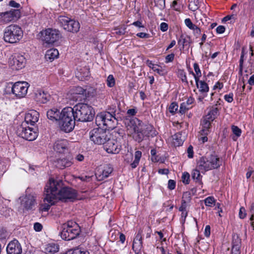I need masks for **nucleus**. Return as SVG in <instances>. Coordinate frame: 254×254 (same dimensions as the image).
Here are the masks:
<instances>
[{
  "mask_svg": "<svg viewBox=\"0 0 254 254\" xmlns=\"http://www.w3.org/2000/svg\"><path fill=\"white\" fill-rule=\"evenodd\" d=\"M44 194V201L51 205H54L58 200L63 202H73L77 199V192L68 187H64L61 180L50 179L46 184Z\"/></svg>",
  "mask_w": 254,
  "mask_h": 254,
  "instance_id": "1",
  "label": "nucleus"
},
{
  "mask_svg": "<svg viewBox=\"0 0 254 254\" xmlns=\"http://www.w3.org/2000/svg\"><path fill=\"white\" fill-rule=\"evenodd\" d=\"M126 124L127 127L133 129V138L138 143L142 142L146 138L153 137L156 135V131L153 126L144 124L136 118L126 119Z\"/></svg>",
  "mask_w": 254,
  "mask_h": 254,
  "instance_id": "2",
  "label": "nucleus"
},
{
  "mask_svg": "<svg viewBox=\"0 0 254 254\" xmlns=\"http://www.w3.org/2000/svg\"><path fill=\"white\" fill-rule=\"evenodd\" d=\"M72 109L77 122H90L94 118V110L91 106L87 104L79 103Z\"/></svg>",
  "mask_w": 254,
  "mask_h": 254,
  "instance_id": "3",
  "label": "nucleus"
},
{
  "mask_svg": "<svg viewBox=\"0 0 254 254\" xmlns=\"http://www.w3.org/2000/svg\"><path fill=\"white\" fill-rule=\"evenodd\" d=\"M80 233L78 224L75 221L69 220L62 225L60 235L63 240L70 241L76 238Z\"/></svg>",
  "mask_w": 254,
  "mask_h": 254,
  "instance_id": "4",
  "label": "nucleus"
},
{
  "mask_svg": "<svg viewBox=\"0 0 254 254\" xmlns=\"http://www.w3.org/2000/svg\"><path fill=\"white\" fill-rule=\"evenodd\" d=\"M23 34L21 27L17 25H10L5 29L3 39L6 42L16 43L22 38Z\"/></svg>",
  "mask_w": 254,
  "mask_h": 254,
  "instance_id": "5",
  "label": "nucleus"
},
{
  "mask_svg": "<svg viewBox=\"0 0 254 254\" xmlns=\"http://www.w3.org/2000/svg\"><path fill=\"white\" fill-rule=\"evenodd\" d=\"M118 117H115L103 112L98 114L95 118V123L100 127L105 129H112L116 127Z\"/></svg>",
  "mask_w": 254,
  "mask_h": 254,
  "instance_id": "6",
  "label": "nucleus"
},
{
  "mask_svg": "<svg viewBox=\"0 0 254 254\" xmlns=\"http://www.w3.org/2000/svg\"><path fill=\"white\" fill-rule=\"evenodd\" d=\"M106 129L100 127L93 128L89 133L90 139L95 144L104 145L109 137H112V135Z\"/></svg>",
  "mask_w": 254,
  "mask_h": 254,
  "instance_id": "7",
  "label": "nucleus"
},
{
  "mask_svg": "<svg viewBox=\"0 0 254 254\" xmlns=\"http://www.w3.org/2000/svg\"><path fill=\"white\" fill-rule=\"evenodd\" d=\"M41 34L42 40L48 44H53L62 38L60 31L56 29H46L41 32Z\"/></svg>",
  "mask_w": 254,
  "mask_h": 254,
  "instance_id": "8",
  "label": "nucleus"
},
{
  "mask_svg": "<svg viewBox=\"0 0 254 254\" xmlns=\"http://www.w3.org/2000/svg\"><path fill=\"white\" fill-rule=\"evenodd\" d=\"M18 136L28 141H33L38 136V133L34 130V128L27 127L24 124H22L16 131Z\"/></svg>",
  "mask_w": 254,
  "mask_h": 254,
  "instance_id": "9",
  "label": "nucleus"
},
{
  "mask_svg": "<svg viewBox=\"0 0 254 254\" xmlns=\"http://www.w3.org/2000/svg\"><path fill=\"white\" fill-rule=\"evenodd\" d=\"M28 88V83L27 82L18 81L12 85L11 92L17 98H23L26 95Z\"/></svg>",
  "mask_w": 254,
  "mask_h": 254,
  "instance_id": "10",
  "label": "nucleus"
},
{
  "mask_svg": "<svg viewBox=\"0 0 254 254\" xmlns=\"http://www.w3.org/2000/svg\"><path fill=\"white\" fill-rule=\"evenodd\" d=\"M103 147L104 150L109 153L118 154L121 150L122 145L117 139L109 137V139L106 142Z\"/></svg>",
  "mask_w": 254,
  "mask_h": 254,
  "instance_id": "11",
  "label": "nucleus"
},
{
  "mask_svg": "<svg viewBox=\"0 0 254 254\" xmlns=\"http://www.w3.org/2000/svg\"><path fill=\"white\" fill-rule=\"evenodd\" d=\"M64 17L66 18L61 20V23L64 29L73 33L77 32L80 28L79 22L69 18V17Z\"/></svg>",
  "mask_w": 254,
  "mask_h": 254,
  "instance_id": "12",
  "label": "nucleus"
},
{
  "mask_svg": "<svg viewBox=\"0 0 254 254\" xmlns=\"http://www.w3.org/2000/svg\"><path fill=\"white\" fill-rule=\"evenodd\" d=\"M26 63L24 56L15 54L12 56V59H10L9 63L12 69L19 70L25 66Z\"/></svg>",
  "mask_w": 254,
  "mask_h": 254,
  "instance_id": "13",
  "label": "nucleus"
},
{
  "mask_svg": "<svg viewBox=\"0 0 254 254\" xmlns=\"http://www.w3.org/2000/svg\"><path fill=\"white\" fill-rule=\"evenodd\" d=\"M6 252L7 254H21L22 249L21 244L15 239L10 241L7 246Z\"/></svg>",
  "mask_w": 254,
  "mask_h": 254,
  "instance_id": "14",
  "label": "nucleus"
},
{
  "mask_svg": "<svg viewBox=\"0 0 254 254\" xmlns=\"http://www.w3.org/2000/svg\"><path fill=\"white\" fill-rule=\"evenodd\" d=\"M35 204V197L31 194H26L21 201V205L26 210L32 209Z\"/></svg>",
  "mask_w": 254,
  "mask_h": 254,
  "instance_id": "15",
  "label": "nucleus"
},
{
  "mask_svg": "<svg viewBox=\"0 0 254 254\" xmlns=\"http://www.w3.org/2000/svg\"><path fill=\"white\" fill-rule=\"evenodd\" d=\"M50 99V95L41 89L36 90L35 93V99L40 103H46Z\"/></svg>",
  "mask_w": 254,
  "mask_h": 254,
  "instance_id": "16",
  "label": "nucleus"
},
{
  "mask_svg": "<svg viewBox=\"0 0 254 254\" xmlns=\"http://www.w3.org/2000/svg\"><path fill=\"white\" fill-rule=\"evenodd\" d=\"M39 120V113L35 111H32L30 113L26 114L25 116V123L26 125L30 124L33 126Z\"/></svg>",
  "mask_w": 254,
  "mask_h": 254,
  "instance_id": "17",
  "label": "nucleus"
},
{
  "mask_svg": "<svg viewBox=\"0 0 254 254\" xmlns=\"http://www.w3.org/2000/svg\"><path fill=\"white\" fill-rule=\"evenodd\" d=\"M60 126L61 130L65 132H69L72 131L75 126V122L74 120L70 119V120L65 122V121L60 120Z\"/></svg>",
  "mask_w": 254,
  "mask_h": 254,
  "instance_id": "18",
  "label": "nucleus"
},
{
  "mask_svg": "<svg viewBox=\"0 0 254 254\" xmlns=\"http://www.w3.org/2000/svg\"><path fill=\"white\" fill-rule=\"evenodd\" d=\"M70 119L74 120L75 122L76 121L72 107H68L64 108L62 111L60 120L67 121L70 120Z\"/></svg>",
  "mask_w": 254,
  "mask_h": 254,
  "instance_id": "19",
  "label": "nucleus"
},
{
  "mask_svg": "<svg viewBox=\"0 0 254 254\" xmlns=\"http://www.w3.org/2000/svg\"><path fill=\"white\" fill-rule=\"evenodd\" d=\"M209 160L210 164V169H217L221 165V162L219 157L217 156L215 152H212L211 153L208 155Z\"/></svg>",
  "mask_w": 254,
  "mask_h": 254,
  "instance_id": "20",
  "label": "nucleus"
},
{
  "mask_svg": "<svg viewBox=\"0 0 254 254\" xmlns=\"http://www.w3.org/2000/svg\"><path fill=\"white\" fill-rule=\"evenodd\" d=\"M72 164L71 159L69 158H59L54 161L55 166L60 169L70 167Z\"/></svg>",
  "mask_w": 254,
  "mask_h": 254,
  "instance_id": "21",
  "label": "nucleus"
},
{
  "mask_svg": "<svg viewBox=\"0 0 254 254\" xmlns=\"http://www.w3.org/2000/svg\"><path fill=\"white\" fill-rule=\"evenodd\" d=\"M67 141L65 139L57 140L53 146V148L56 152L62 153L67 149Z\"/></svg>",
  "mask_w": 254,
  "mask_h": 254,
  "instance_id": "22",
  "label": "nucleus"
},
{
  "mask_svg": "<svg viewBox=\"0 0 254 254\" xmlns=\"http://www.w3.org/2000/svg\"><path fill=\"white\" fill-rule=\"evenodd\" d=\"M212 121L204 117L201 123L202 129L200 131L201 135H207L210 132V127Z\"/></svg>",
  "mask_w": 254,
  "mask_h": 254,
  "instance_id": "23",
  "label": "nucleus"
},
{
  "mask_svg": "<svg viewBox=\"0 0 254 254\" xmlns=\"http://www.w3.org/2000/svg\"><path fill=\"white\" fill-rule=\"evenodd\" d=\"M62 112L56 108H53L47 112V118L52 121H59L61 118Z\"/></svg>",
  "mask_w": 254,
  "mask_h": 254,
  "instance_id": "24",
  "label": "nucleus"
},
{
  "mask_svg": "<svg viewBox=\"0 0 254 254\" xmlns=\"http://www.w3.org/2000/svg\"><path fill=\"white\" fill-rule=\"evenodd\" d=\"M196 86L201 94H207L209 91V86L204 80H200L199 79H196L195 80Z\"/></svg>",
  "mask_w": 254,
  "mask_h": 254,
  "instance_id": "25",
  "label": "nucleus"
},
{
  "mask_svg": "<svg viewBox=\"0 0 254 254\" xmlns=\"http://www.w3.org/2000/svg\"><path fill=\"white\" fill-rule=\"evenodd\" d=\"M90 75L89 69L84 66L80 68H77V72L76 73V76L80 80H83L86 77H89Z\"/></svg>",
  "mask_w": 254,
  "mask_h": 254,
  "instance_id": "26",
  "label": "nucleus"
},
{
  "mask_svg": "<svg viewBox=\"0 0 254 254\" xmlns=\"http://www.w3.org/2000/svg\"><path fill=\"white\" fill-rule=\"evenodd\" d=\"M197 168L201 171L202 173L211 170L210 166L207 164L205 161V157H201L197 162Z\"/></svg>",
  "mask_w": 254,
  "mask_h": 254,
  "instance_id": "27",
  "label": "nucleus"
},
{
  "mask_svg": "<svg viewBox=\"0 0 254 254\" xmlns=\"http://www.w3.org/2000/svg\"><path fill=\"white\" fill-rule=\"evenodd\" d=\"M219 115V109L217 107L212 106L210 107L209 112L205 117L207 119L213 121Z\"/></svg>",
  "mask_w": 254,
  "mask_h": 254,
  "instance_id": "28",
  "label": "nucleus"
},
{
  "mask_svg": "<svg viewBox=\"0 0 254 254\" xmlns=\"http://www.w3.org/2000/svg\"><path fill=\"white\" fill-rule=\"evenodd\" d=\"M59 248L57 244L51 243L45 245L43 252L47 254H53L59 251Z\"/></svg>",
  "mask_w": 254,
  "mask_h": 254,
  "instance_id": "29",
  "label": "nucleus"
},
{
  "mask_svg": "<svg viewBox=\"0 0 254 254\" xmlns=\"http://www.w3.org/2000/svg\"><path fill=\"white\" fill-rule=\"evenodd\" d=\"M59 51L56 49H51L48 50L45 54V58L47 60L52 62L59 56Z\"/></svg>",
  "mask_w": 254,
  "mask_h": 254,
  "instance_id": "30",
  "label": "nucleus"
},
{
  "mask_svg": "<svg viewBox=\"0 0 254 254\" xmlns=\"http://www.w3.org/2000/svg\"><path fill=\"white\" fill-rule=\"evenodd\" d=\"M192 43V40L189 36H184L182 34L178 41L179 45H182V48L184 49L185 46L190 44Z\"/></svg>",
  "mask_w": 254,
  "mask_h": 254,
  "instance_id": "31",
  "label": "nucleus"
},
{
  "mask_svg": "<svg viewBox=\"0 0 254 254\" xmlns=\"http://www.w3.org/2000/svg\"><path fill=\"white\" fill-rule=\"evenodd\" d=\"M190 193L188 192H186L183 193V199L182 200L181 206L180 207V208L179 209V211H186V208H187V201L184 200V198H188V200H190Z\"/></svg>",
  "mask_w": 254,
  "mask_h": 254,
  "instance_id": "32",
  "label": "nucleus"
},
{
  "mask_svg": "<svg viewBox=\"0 0 254 254\" xmlns=\"http://www.w3.org/2000/svg\"><path fill=\"white\" fill-rule=\"evenodd\" d=\"M232 131L235 136L233 137L232 139L234 141H236L238 137H240L242 133L241 129L237 126L232 125L231 126Z\"/></svg>",
  "mask_w": 254,
  "mask_h": 254,
  "instance_id": "33",
  "label": "nucleus"
},
{
  "mask_svg": "<svg viewBox=\"0 0 254 254\" xmlns=\"http://www.w3.org/2000/svg\"><path fill=\"white\" fill-rule=\"evenodd\" d=\"M193 68L195 73H194L192 71L190 72V73L193 75L195 80H196V78L199 79V77L201 76V72L197 63H195L193 64Z\"/></svg>",
  "mask_w": 254,
  "mask_h": 254,
  "instance_id": "34",
  "label": "nucleus"
},
{
  "mask_svg": "<svg viewBox=\"0 0 254 254\" xmlns=\"http://www.w3.org/2000/svg\"><path fill=\"white\" fill-rule=\"evenodd\" d=\"M73 93L75 95L82 96L83 97H86V89L80 86L75 87Z\"/></svg>",
  "mask_w": 254,
  "mask_h": 254,
  "instance_id": "35",
  "label": "nucleus"
},
{
  "mask_svg": "<svg viewBox=\"0 0 254 254\" xmlns=\"http://www.w3.org/2000/svg\"><path fill=\"white\" fill-rule=\"evenodd\" d=\"M181 134L179 132L174 134L173 136V140L175 145L179 146L183 144L184 140L181 139Z\"/></svg>",
  "mask_w": 254,
  "mask_h": 254,
  "instance_id": "36",
  "label": "nucleus"
},
{
  "mask_svg": "<svg viewBox=\"0 0 254 254\" xmlns=\"http://www.w3.org/2000/svg\"><path fill=\"white\" fill-rule=\"evenodd\" d=\"M104 112L110 114V115H113L115 117H118L116 114L117 107L116 105H112L111 106H108L106 111H104Z\"/></svg>",
  "mask_w": 254,
  "mask_h": 254,
  "instance_id": "37",
  "label": "nucleus"
},
{
  "mask_svg": "<svg viewBox=\"0 0 254 254\" xmlns=\"http://www.w3.org/2000/svg\"><path fill=\"white\" fill-rule=\"evenodd\" d=\"M113 171V169L110 165H107L105 168L102 171L101 175L102 176V179L106 178L109 177Z\"/></svg>",
  "mask_w": 254,
  "mask_h": 254,
  "instance_id": "38",
  "label": "nucleus"
},
{
  "mask_svg": "<svg viewBox=\"0 0 254 254\" xmlns=\"http://www.w3.org/2000/svg\"><path fill=\"white\" fill-rule=\"evenodd\" d=\"M146 64L151 68H152L155 72H156L160 75L163 74V70L161 69L157 68L155 64H154L152 61L147 60L146 62Z\"/></svg>",
  "mask_w": 254,
  "mask_h": 254,
  "instance_id": "39",
  "label": "nucleus"
},
{
  "mask_svg": "<svg viewBox=\"0 0 254 254\" xmlns=\"http://www.w3.org/2000/svg\"><path fill=\"white\" fill-rule=\"evenodd\" d=\"M142 248V242L133 243L132 244V249L136 254L140 253Z\"/></svg>",
  "mask_w": 254,
  "mask_h": 254,
  "instance_id": "40",
  "label": "nucleus"
},
{
  "mask_svg": "<svg viewBox=\"0 0 254 254\" xmlns=\"http://www.w3.org/2000/svg\"><path fill=\"white\" fill-rule=\"evenodd\" d=\"M241 243V240L238 237V236H237L236 237H233L232 248H235L237 247H238V249H240Z\"/></svg>",
  "mask_w": 254,
  "mask_h": 254,
  "instance_id": "41",
  "label": "nucleus"
},
{
  "mask_svg": "<svg viewBox=\"0 0 254 254\" xmlns=\"http://www.w3.org/2000/svg\"><path fill=\"white\" fill-rule=\"evenodd\" d=\"M204 201L206 206L212 207L213 205H215V199L213 196H208L204 200Z\"/></svg>",
  "mask_w": 254,
  "mask_h": 254,
  "instance_id": "42",
  "label": "nucleus"
},
{
  "mask_svg": "<svg viewBox=\"0 0 254 254\" xmlns=\"http://www.w3.org/2000/svg\"><path fill=\"white\" fill-rule=\"evenodd\" d=\"M200 171L199 169H194L192 171L191 176L193 180H196L197 181H199L201 179V176L200 174Z\"/></svg>",
  "mask_w": 254,
  "mask_h": 254,
  "instance_id": "43",
  "label": "nucleus"
},
{
  "mask_svg": "<svg viewBox=\"0 0 254 254\" xmlns=\"http://www.w3.org/2000/svg\"><path fill=\"white\" fill-rule=\"evenodd\" d=\"M107 84L110 87H112L115 85V80L113 75H109L107 77Z\"/></svg>",
  "mask_w": 254,
  "mask_h": 254,
  "instance_id": "44",
  "label": "nucleus"
},
{
  "mask_svg": "<svg viewBox=\"0 0 254 254\" xmlns=\"http://www.w3.org/2000/svg\"><path fill=\"white\" fill-rule=\"evenodd\" d=\"M179 0H175L173 1L172 7L175 10L180 11L182 8V6L179 2Z\"/></svg>",
  "mask_w": 254,
  "mask_h": 254,
  "instance_id": "45",
  "label": "nucleus"
},
{
  "mask_svg": "<svg viewBox=\"0 0 254 254\" xmlns=\"http://www.w3.org/2000/svg\"><path fill=\"white\" fill-rule=\"evenodd\" d=\"M191 107H189L185 102H183L181 104L179 112L181 114H184L186 113V111L189 110Z\"/></svg>",
  "mask_w": 254,
  "mask_h": 254,
  "instance_id": "46",
  "label": "nucleus"
},
{
  "mask_svg": "<svg viewBox=\"0 0 254 254\" xmlns=\"http://www.w3.org/2000/svg\"><path fill=\"white\" fill-rule=\"evenodd\" d=\"M190 175L188 172H184L182 176V180L184 184H189L190 183Z\"/></svg>",
  "mask_w": 254,
  "mask_h": 254,
  "instance_id": "47",
  "label": "nucleus"
},
{
  "mask_svg": "<svg viewBox=\"0 0 254 254\" xmlns=\"http://www.w3.org/2000/svg\"><path fill=\"white\" fill-rule=\"evenodd\" d=\"M178 105L177 103L176 102H173L170 104L169 107V110L171 113L174 114L178 110Z\"/></svg>",
  "mask_w": 254,
  "mask_h": 254,
  "instance_id": "48",
  "label": "nucleus"
},
{
  "mask_svg": "<svg viewBox=\"0 0 254 254\" xmlns=\"http://www.w3.org/2000/svg\"><path fill=\"white\" fill-rule=\"evenodd\" d=\"M13 17H0V24H7L13 20Z\"/></svg>",
  "mask_w": 254,
  "mask_h": 254,
  "instance_id": "49",
  "label": "nucleus"
},
{
  "mask_svg": "<svg viewBox=\"0 0 254 254\" xmlns=\"http://www.w3.org/2000/svg\"><path fill=\"white\" fill-rule=\"evenodd\" d=\"M186 26L190 29H193L195 25L193 24L190 18H187L185 20Z\"/></svg>",
  "mask_w": 254,
  "mask_h": 254,
  "instance_id": "50",
  "label": "nucleus"
},
{
  "mask_svg": "<svg viewBox=\"0 0 254 254\" xmlns=\"http://www.w3.org/2000/svg\"><path fill=\"white\" fill-rule=\"evenodd\" d=\"M224 99L228 103H232L233 101V93H230L229 94L225 95Z\"/></svg>",
  "mask_w": 254,
  "mask_h": 254,
  "instance_id": "51",
  "label": "nucleus"
},
{
  "mask_svg": "<svg viewBox=\"0 0 254 254\" xmlns=\"http://www.w3.org/2000/svg\"><path fill=\"white\" fill-rule=\"evenodd\" d=\"M176 187V182L173 180H169L168 184V188L170 190L175 189Z\"/></svg>",
  "mask_w": 254,
  "mask_h": 254,
  "instance_id": "52",
  "label": "nucleus"
},
{
  "mask_svg": "<svg viewBox=\"0 0 254 254\" xmlns=\"http://www.w3.org/2000/svg\"><path fill=\"white\" fill-rule=\"evenodd\" d=\"M244 53L243 51L241 53L240 59L239 61V68L240 71H242L243 67V63H244Z\"/></svg>",
  "mask_w": 254,
  "mask_h": 254,
  "instance_id": "53",
  "label": "nucleus"
},
{
  "mask_svg": "<svg viewBox=\"0 0 254 254\" xmlns=\"http://www.w3.org/2000/svg\"><path fill=\"white\" fill-rule=\"evenodd\" d=\"M188 156L189 158H192L193 156V147L190 145L187 149Z\"/></svg>",
  "mask_w": 254,
  "mask_h": 254,
  "instance_id": "54",
  "label": "nucleus"
},
{
  "mask_svg": "<svg viewBox=\"0 0 254 254\" xmlns=\"http://www.w3.org/2000/svg\"><path fill=\"white\" fill-rule=\"evenodd\" d=\"M151 160L154 162H161L163 163L164 162V159H161V157H160L158 155H156V156L151 157Z\"/></svg>",
  "mask_w": 254,
  "mask_h": 254,
  "instance_id": "55",
  "label": "nucleus"
},
{
  "mask_svg": "<svg viewBox=\"0 0 254 254\" xmlns=\"http://www.w3.org/2000/svg\"><path fill=\"white\" fill-rule=\"evenodd\" d=\"M43 226L42 225L38 222H36L34 224V229L37 232H40L42 230Z\"/></svg>",
  "mask_w": 254,
  "mask_h": 254,
  "instance_id": "56",
  "label": "nucleus"
},
{
  "mask_svg": "<svg viewBox=\"0 0 254 254\" xmlns=\"http://www.w3.org/2000/svg\"><path fill=\"white\" fill-rule=\"evenodd\" d=\"M175 55L173 53L168 55L165 58V62L168 63L172 62L174 59Z\"/></svg>",
  "mask_w": 254,
  "mask_h": 254,
  "instance_id": "57",
  "label": "nucleus"
},
{
  "mask_svg": "<svg viewBox=\"0 0 254 254\" xmlns=\"http://www.w3.org/2000/svg\"><path fill=\"white\" fill-rule=\"evenodd\" d=\"M9 13L10 14V16H20V11L19 9H11L9 11Z\"/></svg>",
  "mask_w": 254,
  "mask_h": 254,
  "instance_id": "58",
  "label": "nucleus"
},
{
  "mask_svg": "<svg viewBox=\"0 0 254 254\" xmlns=\"http://www.w3.org/2000/svg\"><path fill=\"white\" fill-rule=\"evenodd\" d=\"M239 217L241 219H244L246 216V213L245 209L244 207H241L239 211Z\"/></svg>",
  "mask_w": 254,
  "mask_h": 254,
  "instance_id": "59",
  "label": "nucleus"
},
{
  "mask_svg": "<svg viewBox=\"0 0 254 254\" xmlns=\"http://www.w3.org/2000/svg\"><path fill=\"white\" fill-rule=\"evenodd\" d=\"M191 30H193L194 34L196 37H198L201 33L200 29L196 25L193 29H191Z\"/></svg>",
  "mask_w": 254,
  "mask_h": 254,
  "instance_id": "60",
  "label": "nucleus"
},
{
  "mask_svg": "<svg viewBox=\"0 0 254 254\" xmlns=\"http://www.w3.org/2000/svg\"><path fill=\"white\" fill-rule=\"evenodd\" d=\"M138 242H142V236L140 232H139L136 235V237L133 240V243H138Z\"/></svg>",
  "mask_w": 254,
  "mask_h": 254,
  "instance_id": "61",
  "label": "nucleus"
},
{
  "mask_svg": "<svg viewBox=\"0 0 254 254\" xmlns=\"http://www.w3.org/2000/svg\"><path fill=\"white\" fill-rule=\"evenodd\" d=\"M137 110L135 108L130 109L127 111V114L129 116H135Z\"/></svg>",
  "mask_w": 254,
  "mask_h": 254,
  "instance_id": "62",
  "label": "nucleus"
},
{
  "mask_svg": "<svg viewBox=\"0 0 254 254\" xmlns=\"http://www.w3.org/2000/svg\"><path fill=\"white\" fill-rule=\"evenodd\" d=\"M168 29V25L166 23L162 22L160 24V30L162 32H165L167 31Z\"/></svg>",
  "mask_w": 254,
  "mask_h": 254,
  "instance_id": "63",
  "label": "nucleus"
},
{
  "mask_svg": "<svg viewBox=\"0 0 254 254\" xmlns=\"http://www.w3.org/2000/svg\"><path fill=\"white\" fill-rule=\"evenodd\" d=\"M154 2L156 5L161 8L165 5V0H154Z\"/></svg>",
  "mask_w": 254,
  "mask_h": 254,
  "instance_id": "64",
  "label": "nucleus"
}]
</instances>
